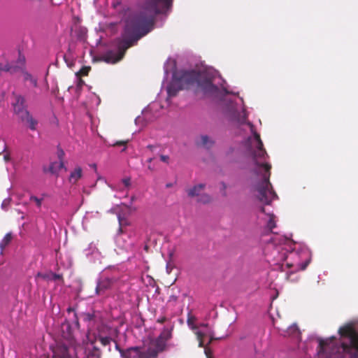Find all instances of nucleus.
Here are the masks:
<instances>
[{
    "instance_id": "obj_1",
    "label": "nucleus",
    "mask_w": 358,
    "mask_h": 358,
    "mask_svg": "<svg viewBox=\"0 0 358 358\" xmlns=\"http://www.w3.org/2000/svg\"><path fill=\"white\" fill-rule=\"evenodd\" d=\"M173 0H144L141 9L129 12L124 19L121 36L114 41L117 51L108 50L101 57L108 64H115L123 59L127 50L148 34L154 27L157 15L164 13L171 7Z\"/></svg>"
},
{
    "instance_id": "obj_2",
    "label": "nucleus",
    "mask_w": 358,
    "mask_h": 358,
    "mask_svg": "<svg viewBox=\"0 0 358 358\" xmlns=\"http://www.w3.org/2000/svg\"><path fill=\"white\" fill-rule=\"evenodd\" d=\"M244 123L249 126L250 131L253 134V139L248 138V141L250 142L248 152L255 165L253 173L262 177L261 180L254 185L253 189L258 192L257 196L258 199L264 204L268 205L273 199L277 197L270 182L271 165L266 162L268 155L264 148L260 135L256 131L253 124L248 121L246 122V117H244L241 122V124Z\"/></svg>"
},
{
    "instance_id": "obj_3",
    "label": "nucleus",
    "mask_w": 358,
    "mask_h": 358,
    "mask_svg": "<svg viewBox=\"0 0 358 358\" xmlns=\"http://www.w3.org/2000/svg\"><path fill=\"white\" fill-rule=\"evenodd\" d=\"M342 337L350 339V344L337 343L335 337L323 339L318 338L317 355L319 358H344V354H350L358 350V333L350 324L341 327L338 330Z\"/></svg>"
},
{
    "instance_id": "obj_4",
    "label": "nucleus",
    "mask_w": 358,
    "mask_h": 358,
    "mask_svg": "<svg viewBox=\"0 0 358 358\" xmlns=\"http://www.w3.org/2000/svg\"><path fill=\"white\" fill-rule=\"evenodd\" d=\"M173 76L180 82L183 89H188L194 84H197V86L206 96L214 95L219 91L218 87L213 85L211 78L203 76L194 70L179 71L176 72Z\"/></svg>"
},
{
    "instance_id": "obj_5",
    "label": "nucleus",
    "mask_w": 358,
    "mask_h": 358,
    "mask_svg": "<svg viewBox=\"0 0 358 358\" xmlns=\"http://www.w3.org/2000/svg\"><path fill=\"white\" fill-rule=\"evenodd\" d=\"M25 99L21 95H15V101L13 103L14 113L18 118L26 123L31 130H36L38 121L35 120L27 109Z\"/></svg>"
},
{
    "instance_id": "obj_6",
    "label": "nucleus",
    "mask_w": 358,
    "mask_h": 358,
    "mask_svg": "<svg viewBox=\"0 0 358 358\" xmlns=\"http://www.w3.org/2000/svg\"><path fill=\"white\" fill-rule=\"evenodd\" d=\"M184 90L182 88L181 85L180 84V82L178 81V80L174 78V76H173V80L169 84V85L167 87V93L169 96L173 97L176 96L177 95V93L180 91Z\"/></svg>"
},
{
    "instance_id": "obj_7",
    "label": "nucleus",
    "mask_w": 358,
    "mask_h": 358,
    "mask_svg": "<svg viewBox=\"0 0 358 358\" xmlns=\"http://www.w3.org/2000/svg\"><path fill=\"white\" fill-rule=\"evenodd\" d=\"M112 286V281L108 278L100 280L96 287V294L98 295L103 294L106 290Z\"/></svg>"
},
{
    "instance_id": "obj_8",
    "label": "nucleus",
    "mask_w": 358,
    "mask_h": 358,
    "mask_svg": "<svg viewBox=\"0 0 358 358\" xmlns=\"http://www.w3.org/2000/svg\"><path fill=\"white\" fill-rule=\"evenodd\" d=\"M83 176V169L80 166H77L75 169L70 173L69 181L72 184H76L79 179H80Z\"/></svg>"
},
{
    "instance_id": "obj_9",
    "label": "nucleus",
    "mask_w": 358,
    "mask_h": 358,
    "mask_svg": "<svg viewBox=\"0 0 358 358\" xmlns=\"http://www.w3.org/2000/svg\"><path fill=\"white\" fill-rule=\"evenodd\" d=\"M122 358H140V348L133 347L122 353Z\"/></svg>"
},
{
    "instance_id": "obj_10",
    "label": "nucleus",
    "mask_w": 358,
    "mask_h": 358,
    "mask_svg": "<svg viewBox=\"0 0 358 358\" xmlns=\"http://www.w3.org/2000/svg\"><path fill=\"white\" fill-rule=\"evenodd\" d=\"M64 169L66 170V168L64 166V162H52L49 167V171L54 175H58L59 172L61 169Z\"/></svg>"
},
{
    "instance_id": "obj_11",
    "label": "nucleus",
    "mask_w": 358,
    "mask_h": 358,
    "mask_svg": "<svg viewBox=\"0 0 358 358\" xmlns=\"http://www.w3.org/2000/svg\"><path fill=\"white\" fill-rule=\"evenodd\" d=\"M204 184H199L197 185L194 186L192 188L189 189L187 192V194L190 197L194 196H199L200 192H201L205 188Z\"/></svg>"
},
{
    "instance_id": "obj_12",
    "label": "nucleus",
    "mask_w": 358,
    "mask_h": 358,
    "mask_svg": "<svg viewBox=\"0 0 358 358\" xmlns=\"http://www.w3.org/2000/svg\"><path fill=\"white\" fill-rule=\"evenodd\" d=\"M214 144V141L207 135H202L200 137V141L197 142V145L206 148H211Z\"/></svg>"
},
{
    "instance_id": "obj_13",
    "label": "nucleus",
    "mask_w": 358,
    "mask_h": 358,
    "mask_svg": "<svg viewBox=\"0 0 358 358\" xmlns=\"http://www.w3.org/2000/svg\"><path fill=\"white\" fill-rule=\"evenodd\" d=\"M18 67L15 65L11 64L8 62H0V71L10 72L11 73H15L17 71Z\"/></svg>"
},
{
    "instance_id": "obj_14",
    "label": "nucleus",
    "mask_w": 358,
    "mask_h": 358,
    "mask_svg": "<svg viewBox=\"0 0 358 358\" xmlns=\"http://www.w3.org/2000/svg\"><path fill=\"white\" fill-rule=\"evenodd\" d=\"M166 341L163 340L162 338L158 337L155 343V348H152V350L157 351V356L158 355L159 352H162L165 350L166 348Z\"/></svg>"
},
{
    "instance_id": "obj_15",
    "label": "nucleus",
    "mask_w": 358,
    "mask_h": 358,
    "mask_svg": "<svg viewBox=\"0 0 358 358\" xmlns=\"http://www.w3.org/2000/svg\"><path fill=\"white\" fill-rule=\"evenodd\" d=\"M55 356L58 358H73L69 353V349L66 346L60 347L57 352H55Z\"/></svg>"
},
{
    "instance_id": "obj_16",
    "label": "nucleus",
    "mask_w": 358,
    "mask_h": 358,
    "mask_svg": "<svg viewBox=\"0 0 358 358\" xmlns=\"http://www.w3.org/2000/svg\"><path fill=\"white\" fill-rule=\"evenodd\" d=\"M157 351L152 350V347L143 352L140 350V358H157Z\"/></svg>"
},
{
    "instance_id": "obj_17",
    "label": "nucleus",
    "mask_w": 358,
    "mask_h": 358,
    "mask_svg": "<svg viewBox=\"0 0 358 358\" xmlns=\"http://www.w3.org/2000/svg\"><path fill=\"white\" fill-rule=\"evenodd\" d=\"M12 239H13L12 234L11 233L6 234L0 243L1 250H3L6 247H7L10 243Z\"/></svg>"
},
{
    "instance_id": "obj_18",
    "label": "nucleus",
    "mask_w": 358,
    "mask_h": 358,
    "mask_svg": "<svg viewBox=\"0 0 358 358\" xmlns=\"http://www.w3.org/2000/svg\"><path fill=\"white\" fill-rule=\"evenodd\" d=\"M95 339L96 341H99L103 346L109 345L110 344V342L113 341V339L110 337L103 336L101 335L100 334H99L95 337Z\"/></svg>"
},
{
    "instance_id": "obj_19",
    "label": "nucleus",
    "mask_w": 358,
    "mask_h": 358,
    "mask_svg": "<svg viewBox=\"0 0 358 358\" xmlns=\"http://www.w3.org/2000/svg\"><path fill=\"white\" fill-rule=\"evenodd\" d=\"M171 331L172 329L164 328L159 337L167 341L171 338Z\"/></svg>"
},
{
    "instance_id": "obj_20",
    "label": "nucleus",
    "mask_w": 358,
    "mask_h": 358,
    "mask_svg": "<svg viewBox=\"0 0 358 358\" xmlns=\"http://www.w3.org/2000/svg\"><path fill=\"white\" fill-rule=\"evenodd\" d=\"M197 201L201 203H208L211 201V197L207 194H201L197 199Z\"/></svg>"
},
{
    "instance_id": "obj_21",
    "label": "nucleus",
    "mask_w": 358,
    "mask_h": 358,
    "mask_svg": "<svg viewBox=\"0 0 358 358\" xmlns=\"http://www.w3.org/2000/svg\"><path fill=\"white\" fill-rule=\"evenodd\" d=\"M90 69V66H84L76 73V76L78 78L81 76H86L88 75Z\"/></svg>"
},
{
    "instance_id": "obj_22",
    "label": "nucleus",
    "mask_w": 358,
    "mask_h": 358,
    "mask_svg": "<svg viewBox=\"0 0 358 358\" xmlns=\"http://www.w3.org/2000/svg\"><path fill=\"white\" fill-rule=\"evenodd\" d=\"M195 334L196 336L197 340L199 341V347L203 348L204 346L203 338L205 336V334L200 331H195Z\"/></svg>"
},
{
    "instance_id": "obj_23",
    "label": "nucleus",
    "mask_w": 358,
    "mask_h": 358,
    "mask_svg": "<svg viewBox=\"0 0 358 358\" xmlns=\"http://www.w3.org/2000/svg\"><path fill=\"white\" fill-rule=\"evenodd\" d=\"M24 80L27 81H29L34 87L37 86V80L35 78H34L30 73H24Z\"/></svg>"
},
{
    "instance_id": "obj_24",
    "label": "nucleus",
    "mask_w": 358,
    "mask_h": 358,
    "mask_svg": "<svg viewBox=\"0 0 358 358\" xmlns=\"http://www.w3.org/2000/svg\"><path fill=\"white\" fill-rule=\"evenodd\" d=\"M196 319L193 316H189L187 318V324L192 330H196L197 326L194 324Z\"/></svg>"
},
{
    "instance_id": "obj_25",
    "label": "nucleus",
    "mask_w": 358,
    "mask_h": 358,
    "mask_svg": "<svg viewBox=\"0 0 358 358\" xmlns=\"http://www.w3.org/2000/svg\"><path fill=\"white\" fill-rule=\"evenodd\" d=\"M267 227L270 230H272L276 227L275 222L274 221V216L273 214L269 215V220L267 223Z\"/></svg>"
},
{
    "instance_id": "obj_26",
    "label": "nucleus",
    "mask_w": 358,
    "mask_h": 358,
    "mask_svg": "<svg viewBox=\"0 0 358 358\" xmlns=\"http://www.w3.org/2000/svg\"><path fill=\"white\" fill-rule=\"evenodd\" d=\"M178 299V296L175 294H171L169 296L168 303L171 306H175Z\"/></svg>"
},
{
    "instance_id": "obj_27",
    "label": "nucleus",
    "mask_w": 358,
    "mask_h": 358,
    "mask_svg": "<svg viewBox=\"0 0 358 358\" xmlns=\"http://www.w3.org/2000/svg\"><path fill=\"white\" fill-rule=\"evenodd\" d=\"M94 313H84L83 315V319L85 322H91V321H93L94 320Z\"/></svg>"
},
{
    "instance_id": "obj_28",
    "label": "nucleus",
    "mask_w": 358,
    "mask_h": 358,
    "mask_svg": "<svg viewBox=\"0 0 358 358\" xmlns=\"http://www.w3.org/2000/svg\"><path fill=\"white\" fill-rule=\"evenodd\" d=\"M42 199H38V197L35 196H30V201H34L37 206V207L41 208L42 204Z\"/></svg>"
},
{
    "instance_id": "obj_29",
    "label": "nucleus",
    "mask_w": 358,
    "mask_h": 358,
    "mask_svg": "<svg viewBox=\"0 0 358 358\" xmlns=\"http://www.w3.org/2000/svg\"><path fill=\"white\" fill-rule=\"evenodd\" d=\"M64 156H65L64 151L62 148H58V149H57V157L59 159V161L64 162Z\"/></svg>"
},
{
    "instance_id": "obj_30",
    "label": "nucleus",
    "mask_w": 358,
    "mask_h": 358,
    "mask_svg": "<svg viewBox=\"0 0 358 358\" xmlns=\"http://www.w3.org/2000/svg\"><path fill=\"white\" fill-rule=\"evenodd\" d=\"M129 141H116L115 143L113 144V146H121V145H123L124 146V148H123V151L126 150V145L128 143Z\"/></svg>"
},
{
    "instance_id": "obj_31",
    "label": "nucleus",
    "mask_w": 358,
    "mask_h": 358,
    "mask_svg": "<svg viewBox=\"0 0 358 358\" xmlns=\"http://www.w3.org/2000/svg\"><path fill=\"white\" fill-rule=\"evenodd\" d=\"M37 276L41 277V278H43L44 280H51V273H46V274H43V273H38Z\"/></svg>"
},
{
    "instance_id": "obj_32",
    "label": "nucleus",
    "mask_w": 358,
    "mask_h": 358,
    "mask_svg": "<svg viewBox=\"0 0 358 358\" xmlns=\"http://www.w3.org/2000/svg\"><path fill=\"white\" fill-rule=\"evenodd\" d=\"M122 182L124 187H129L131 185V179L130 178H125L122 180Z\"/></svg>"
},
{
    "instance_id": "obj_33",
    "label": "nucleus",
    "mask_w": 358,
    "mask_h": 358,
    "mask_svg": "<svg viewBox=\"0 0 358 358\" xmlns=\"http://www.w3.org/2000/svg\"><path fill=\"white\" fill-rule=\"evenodd\" d=\"M62 275L54 273H51V280H62Z\"/></svg>"
},
{
    "instance_id": "obj_34",
    "label": "nucleus",
    "mask_w": 358,
    "mask_h": 358,
    "mask_svg": "<svg viewBox=\"0 0 358 358\" xmlns=\"http://www.w3.org/2000/svg\"><path fill=\"white\" fill-rule=\"evenodd\" d=\"M160 159L166 164H169V157L168 155H160Z\"/></svg>"
},
{
    "instance_id": "obj_35",
    "label": "nucleus",
    "mask_w": 358,
    "mask_h": 358,
    "mask_svg": "<svg viewBox=\"0 0 358 358\" xmlns=\"http://www.w3.org/2000/svg\"><path fill=\"white\" fill-rule=\"evenodd\" d=\"M221 185H222V195L224 196H227V192H226L227 185L225 182H221Z\"/></svg>"
},
{
    "instance_id": "obj_36",
    "label": "nucleus",
    "mask_w": 358,
    "mask_h": 358,
    "mask_svg": "<svg viewBox=\"0 0 358 358\" xmlns=\"http://www.w3.org/2000/svg\"><path fill=\"white\" fill-rule=\"evenodd\" d=\"M115 343V349L119 351V352L120 353V355H121V357L122 358V353L123 352H125L126 350H122V348H120V347L119 346V345L115 341H113Z\"/></svg>"
},
{
    "instance_id": "obj_37",
    "label": "nucleus",
    "mask_w": 358,
    "mask_h": 358,
    "mask_svg": "<svg viewBox=\"0 0 358 358\" xmlns=\"http://www.w3.org/2000/svg\"><path fill=\"white\" fill-rule=\"evenodd\" d=\"M309 262H310V259L306 260L304 263L301 264L300 266L301 270H305L306 268V267L308 266Z\"/></svg>"
},
{
    "instance_id": "obj_38",
    "label": "nucleus",
    "mask_w": 358,
    "mask_h": 358,
    "mask_svg": "<svg viewBox=\"0 0 358 358\" xmlns=\"http://www.w3.org/2000/svg\"><path fill=\"white\" fill-rule=\"evenodd\" d=\"M350 358H358V349L350 354Z\"/></svg>"
},
{
    "instance_id": "obj_39",
    "label": "nucleus",
    "mask_w": 358,
    "mask_h": 358,
    "mask_svg": "<svg viewBox=\"0 0 358 358\" xmlns=\"http://www.w3.org/2000/svg\"><path fill=\"white\" fill-rule=\"evenodd\" d=\"M166 321V317H159V319H157V322L160 323V324H163Z\"/></svg>"
},
{
    "instance_id": "obj_40",
    "label": "nucleus",
    "mask_w": 358,
    "mask_h": 358,
    "mask_svg": "<svg viewBox=\"0 0 358 358\" xmlns=\"http://www.w3.org/2000/svg\"><path fill=\"white\" fill-rule=\"evenodd\" d=\"M157 147V145H148L147 146V148L149 149L151 152H153L154 151V149Z\"/></svg>"
},
{
    "instance_id": "obj_41",
    "label": "nucleus",
    "mask_w": 358,
    "mask_h": 358,
    "mask_svg": "<svg viewBox=\"0 0 358 358\" xmlns=\"http://www.w3.org/2000/svg\"><path fill=\"white\" fill-rule=\"evenodd\" d=\"M3 159H4V160H5L6 162H8V161H10V157L9 154H6V155H4V156H3Z\"/></svg>"
},
{
    "instance_id": "obj_42",
    "label": "nucleus",
    "mask_w": 358,
    "mask_h": 358,
    "mask_svg": "<svg viewBox=\"0 0 358 358\" xmlns=\"http://www.w3.org/2000/svg\"><path fill=\"white\" fill-rule=\"evenodd\" d=\"M205 353H206V356H207L208 358H210V350H209L208 348H205Z\"/></svg>"
},
{
    "instance_id": "obj_43",
    "label": "nucleus",
    "mask_w": 358,
    "mask_h": 358,
    "mask_svg": "<svg viewBox=\"0 0 358 358\" xmlns=\"http://www.w3.org/2000/svg\"><path fill=\"white\" fill-rule=\"evenodd\" d=\"M83 83H84V81L80 77L79 78L78 85L81 86Z\"/></svg>"
},
{
    "instance_id": "obj_44",
    "label": "nucleus",
    "mask_w": 358,
    "mask_h": 358,
    "mask_svg": "<svg viewBox=\"0 0 358 358\" xmlns=\"http://www.w3.org/2000/svg\"><path fill=\"white\" fill-rule=\"evenodd\" d=\"M154 158L153 157H150L148 159L147 162L148 163H151L152 161H153Z\"/></svg>"
},
{
    "instance_id": "obj_45",
    "label": "nucleus",
    "mask_w": 358,
    "mask_h": 358,
    "mask_svg": "<svg viewBox=\"0 0 358 358\" xmlns=\"http://www.w3.org/2000/svg\"><path fill=\"white\" fill-rule=\"evenodd\" d=\"M215 338H213V336L212 335H210V340H209V342H208V344H210Z\"/></svg>"
},
{
    "instance_id": "obj_46",
    "label": "nucleus",
    "mask_w": 358,
    "mask_h": 358,
    "mask_svg": "<svg viewBox=\"0 0 358 358\" xmlns=\"http://www.w3.org/2000/svg\"><path fill=\"white\" fill-rule=\"evenodd\" d=\"M201 327H207L208 326V324H206V323H202L200 324Z\"/></svg>"
},
{
    "instance_id": "obj_47",
    "label": "nucleus",
    "mask_w": 358,
    "mask_h": 358,
    "mask_svg": "<svg viewBox=\"0 0 358 358\" xmlns=\"http://www.w3.org/2000/svg\"><path fill=\"white\" fill-rule=\"evenodd\" d=\"M260 211H261V212H262V213H265V208H264V207H263V206H262V207H261V208H260Z\"/></svg>"
},
{
    "instance_id": "obj_48",
    "label": "nucleus",
    "mask_w": 358,
    "mask_h": 358,
    "mask_svg": "<svg viewBox=\"0 0 358 358\" xmlns=\"http://www.w3.org/2000/svg\"><path fill=\"white\" fill-rule=\"evenodd\" d=\"M94 350L95 351L98 352L99 353L100 352L99 349L98 348H96V347H94Z\"/></svg>"
},
{
    "instance_id": "obj_49",
    "label": "nucleus",
    "mask_w": 358,
    "mask_h": 358,
    "mask_svg": "<svg viewBox=\"0 0 358 358\" xmlns=\"http://www.w3.org/2000/svg\"><path fill=\"white\" fill-rule=\"evenodd\" d=\"M131 201H134L135 200V196H131Z\"/></svg>"
},
{
    "instance_id": "obj_50",
    "label": "nucleus",
    "mask_w": 358,
    "mask_h": 358,
    "mask_svg": "<svg viewBox=\"0 0 358 358\" xmlns=\"http://www.w3.org/2000/svg\"><path fill=\"white\" fill-rule=\"evenodd\" d=\"M148 169L150 170V171H153V169L152 168L151 166H148Z\"/></svg>"
},
{
    "instance_id": "obj_51",
    "label": "nucleus",
    "mask_w": 358,
    "mask_h": 358,
    "mask_svg": "<svg viewBox=\"0 0 358 358\" xmlns=\"http://www.w3.org/2000/svg\"><path fill=\"white\" fill-rule=\"evenodd\" d=\"M148 247L147 245H145V250H148Z\"/></svg>"
},
{
    "instance_id": "obj_52",
    "label": "nucleus",
    "mask_w": 358,
    "mask_h": 358,
    "mask_svg": "<svg viewBox=\"0 0 358 358\" xmlns=\"http://www.w3.org/2000/svg\"><path fill=\"white\" fill-rule=\"evenodd\" d=\"M166 187H171V185L167 184V185H166Z\"/></svg>"
}]
</instances>
